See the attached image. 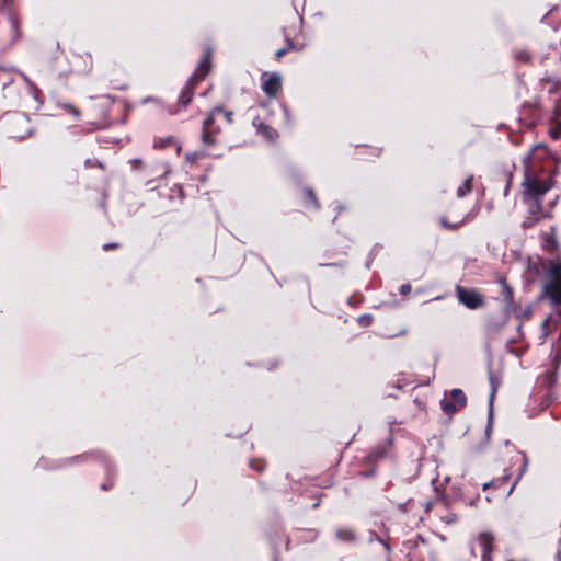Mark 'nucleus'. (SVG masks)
<instances>
[{
  "label": "nucleus",
  "instance_id": "f257e3e1",
  "mask_svg": "<svg viewBox=\"0 0 561 561\" xmlns=\"http://www.w3.org/2000/svg\"><path fill=\"white\" fill-rule=\"evenodd\" d=\"M542 270L547 277L543 284V294L553 304H561V262L558 259L542 263Z\"/></svg>",
  "mask_w": 561,
  "mask_h": 561
},
{
  "label": "nucleus",
  "instance_id": "f03ea898",
  "mask_svg": "<svg viewBox=\"0 0 561 561\" xmlns=\"http://www.w3.org/2000/svg\"><path fill=\"white\" fill-rule=\"evenodd\" d=\"M210 69V54L207 53L206 56L201 60L197 69L192 75V77L187 80L185 87L183 88L180 98L179 103L183 106H186L191 103L193 99V91L195 83L206 77Z\"/></svg>",
  "mask_w": 561,
  "mask_h": 561
},
{
  "label": "nucleus",
  "instance_id": "7ed1b4c3",
  "mask_svg": "<svg viewBox=\"0 0 561 561\" xmlns=\"http://www.w3.org/2000/svg\"><path fill=\"white\" fill-rule=\"evenodd\" d=\"M219 114L225 116L228 124L232 123V112L224 111L221 107L214 108L203 124L202 141L206 146H213L216 144V136L219 131V128L214 127V124L216 116Z\"/></svg>",
  "mask_w": 561,
  "mask_h": 561
},
{
  "label": "nucleus",
  "instance_id": "20e7f679",
  "mask_svg": "<svg viewBox=\"0 0 561 561\" xmlns=\"http://www.w3.org/2000/svg\"><path fill=\"white\" fill-rule=\"evenodd\" d=\"M458 300L469 309H477L483 306L484 299L482 295L472 289H466L461 286L456 288Z\"/></svg>",
  "mask_w": 561,
  "mask_h": 561
},
{
  "label": "nucleus",
  "instance_id": "39448f33",
  "mask_svg": "<svg viewBox=\"0 0 561 561\" xmlns=\"http://www.w3.org/2000/svg\"><path fill=\"white\" fill-rule=\"evenodd\" d=\"M262 90L268 98H276L282 88V77L277 72L262 75Z\"/></svg>",
  "mask_w": 561,
  "mask_h": 561
},
{
  "label": "nucleus",
  "instance_id": "423d86ee",
  "mask_svg": "<svg viewBox=\"0 0 561 561\" xmlns=\"http://www.w3.org/2000/svg\"><path fill=\"white\" fill-rule=\"evenodd\" d=\"M526 193L531 199H538L543 196L550 188V185L536 178H527L525 181Z\"/></svg>",
  "mask_w": 561,
  "mask_h": 561
},
{
  "label": "nucleus",
  "instance_id": "0eeeda50",
  "mask_svg": "<svg viewBox=\"0 0 561 561\" xmlns=\"http://www.w3.org/2000/svg\"><path fill=\"white\" fill-rule=\"evenodd\" d=\"M548 154L547 148L543 145H536L533 150L524 157V164L526 173H530L535 168L537 160L543 159Z\"/></svg>",
  "mask_w": 561,
  "mask_h": 561
},
{
  "label": "nucleus",
  "instance_id": "6e6552de",
  "mask_svg": "<svg viewBox=\"0 0 561 561\" xmlns=\"http://www.w3.org/2000/svg\"><path fill=\"white\" fill-rule=\"evenodd\" d=\"M478 542L482 549V561H491L494 548V537L490 533H482L478 537Z\"/></svg>",
  "mask_w": 561,
  "mask_h": 561
},
{
  "label": "nucleus",
  "instance_id": "1a4fd4ad",
  "mask_svg": "<svg viewBox=\"0 0 561 561\" xmlns=\"http://www.w3.org/2000/svg\"><path fill=\"white\" fill-rule=\"evenodd\" d=\"M13 68L0 66V85L2 89H5L13 82Z\"/></svg>",
  "mask_w": 561,
  "mask_h": 561
},
{
  "label": "nucleus",
  "instance_id": "9d476101",
  "mask_svg": "<svg viewBox=\"0 0 561 561\" xmlns=\"http://www.w3.org/2000/svg\"><path fill=\"white\" fill-rule=\"evenodd\" d=\"M554 329H556V323L552 320V318L551 317L546 318L543 320V322L541 323V328H540L539 339L541 340V342H543Z\"/></svg>",
  "mask_w": 561,
  "mask_h": 561
},
{
  "label": "nucleus",
  "instance_id": "9b49d317",
  "mask_svg": "<svg viewBox=\"0 0 561 561\" xmlns=\"http://www.w3.org/2000/svg\"><path fill=\"white\" fill-rule=\"evenodd\" d=\"M336 538L343 542H353L356 540V535L351 528H339Z\"/></svg>",
  "mask_w": 561,
  "mask_h": 561
},
{
  "label": "nucleus",
  "instance_id": "f8f14e48",
  "mask_svg": "<svg viewBox=\"0 0 561 561\" xmlns=\"http://www.w3.org/2000/svg\"><path fill=\"white\" fill-rule=\"evenodd\" d=\"M472 181L473 176H468L465 182L458 187L457 190V196L459 198L465 197L467 194H469L472 191Z\"/></svg>",
  "mask_w": 561,
  "mask_h": 561
},
{
  "label": "nucleus",
  "instance_id": "ddd939ff",
  "mask_svg": "<svg viewBox=\"0 0 561 561\" xmlns=\"http://www.w3.org/2000/svg\"><path fill=\"white\" fill-rule=\"evenodd\" d=\"M450 399L458 404V407H465L467 399L462 390L460 389H454L450 393Z\"/></svg>",
  "mask_w": 561,
  "mask_h": 561
},
{
  "label": "nucleus",
  "instance_id": "4468645a",
  "mask_svg": "<svg viewBox=\"0 0 561 561\" xmlns=\"http://www.w3.org/2000/svg\"><path fill=\"white\" fill-rule=\"evenodd\" d=\"M440 405H442V409L444 410V412H446L447 414H453L458 409L461 408V407H458V404H456L451 399L450 400H448V399L442 400Z\"/></svg>",
  "mask_w": 561,
  "mask_h": 561
},
{
  "label": "nucleus",
  "instance_id": "2eb2a0df",
  "mask_svg": "<svg viewBox=\"0 0 561 561\" xmlns=\"http://www.w3.org/2000/svg\"><path fill=\"white\" fill-rule=\"evenodd\" d=\"M260 131L270 141H274L278 137L277 131L270 126H262Z\"/></svg>",
  "mask_w": 561,
  "mask_h": 561
},
{
  "label": "nucleus",
  "instance_id": "dca6fc26",
  "mask_svg": "<svg viewBox=\"0 0 561 561\" xmlns=\"http://www.w3.org/2000/svg\"><path fill=\"white\" fill-rule=\"evenodd\" d=\"M520 460H522V467L519 469V473H518L517 480L515 482H517L522 478V476L526 472V470L528 468V458L526 457L525 454L520 455ZM515 485H516V483H514L512 485V488L508 491V494H511L513 492Z\"/></svg>",
  "mask_w": 561,
  "mask_h": 561
},
{
  "label": "nucleus",
  "instance_id": "f3484780",
  "mask_svg": "<svg viewBox=\"0 0 561 561\" xmlns=\"http://www.w3.org/2000/svg\"><path fill=\"white\" fill-rule=\"evenodd\" d=\"M501 285L504 299L511 302L513 300V289L510 287L505 279L501 280Z\"/></svg>",
  "mask_w": 561,
  "mask_h": 561
},
{
  "label": "nucleus",
  "instance_id": "a211bd4d",
  "mask_svg": "<svg viewBox=\"0 0 561 561\" xmlns=\"http://www.w3.org/2000/svg\"><path fill=\"white\" fill-rule=\"evenodd\" d=\"M549 135L553 139L561 138V122H557L553 126L549 128Z\"/></svg>",
  "mask_w": 561,
  "mask_h": 561
},
{
  "label": "nucleus",
  "instance_id": "6ab92c4d",
  "mask_svg": "<svg viewBox=\"0 0 561 561\" xmlns=\"http://www.w3.org/2000/svg\"><path fill=\"white\" fill-rule=\"evenodd\" d=\"M9 23H10L12 32L14 33V36L19 37V26H20L19 19L13 15H10Z\"/></svg>",
  "mask_w": 561,
  "mask_h": 561
},
{
  "label": "nucleus",
  "instance_id": "aec40b11",
  "mask_svg": "<svg viewBox=\"0 0 561 561\" xmlns=\"http://www.w3.org/2000/svg\"><path fill=\"white\" fill-rule=\"evenodd\" d=\"M440 518L443 522L450 525L457 522L458 516L455 513H447L445 516H442Z\"/></svg>",
  "mask_w": 561,
  "mask_h": 561
},
{
  "label": "nucleus",
  "instance_id": "412c9836",
  "mask_svg": "<svg viewBox=\"0 0 561 561\" xmlns=\"http://www.w3.org/2000/svg\"><path fill=\"white\" fill-rule=\"evenodd\" d=\"M373 540H377L379 543H381L387 553L390 552V546L381 537L377 536L376 534H371L370 541Z\"/></svg>",
  "mask_w": 561,
  "mask_h": 561
},
{
  "label": "nucleus",
  "instance_id": "4be33fe9",
  "mask_svg": "<svg viewBox=\"0 0 561 561\" xmlns=\"http://www.w3.org/2000/svg\"><path fill=\"white\" fill-rule=\"evenodd\" d=\"M22 80L25 82L28 89H35V83L23 72H19Z\"/></svg>",
  "mask_w": 561,
  "mask_h": 561
},
{
  "label": "nucleus",
  "instance_id": "5701e85b",
  "mask_svg": "<svg viewBox=\"0 0 561 561\" xmlns=\"http://www.w3.org/2000/svg\"><path fill=\"white\" fill-rule=\"evenodd\" d=\"M307 199H308V203L312 204L316 208H318L317 198L311 190L307 191Z\"/></svg>",
  "mask_w": 561,
  "mask_h": 561
},
{
  "label": "nucleus",
  "instance_id": "b1692460",
  "mask_svg": "<svg viewBox=\"0 0 561 561\" xmlns=\"http://www.w3.org/2000/svg\"><path fill=\"white\" fill-rule=\"evenodd\" d=\"M540 202L537 199H533V203L531 205L529 206V210L530 213L534 215V214H537L539 210H540Z\"/></svg>",
  "mask_w": 561,
  "mask_h": 561
},
{
  "label": "nucleus",
  "instance_id": "393cba45",
  "mask_svg": "<svg viewBox=\"0 0 561 561\" xmlns=\"http://www.w3.org/2000/svg\"><path fill=\"white\" fill-rule=\"evenodd\" d=\"M291 48H294V45L289 44L288 47L278 49L275 54L276 59H280L288 51V49H291Z\"/></svg>",
  "mask_w": 561,
  "mask_h": 561
},
{
  "label": "nucleus",
  "instance_id": "a878e982",
  "mask_svg": "<svg viewBox=\"0 0 561 561\" xmlns=\"http://www.w3.org/2000/svg\"><path fill=\"white\" fill-rule=\"evenodd\" d=\"M65 108L68 113L72 114L76 117H79V115H80L79 111L71 104H66Z\"/></svg>",
  "mask_w": 561,
  "mask_h": 561
},
{
  "label": "nucleus",
  "instance_id": "bb28decb",
  "mask_svg": "<svg viewBox=\"0 0 561 561\" xmlns=\"http://www.w3.org/2000/svg\"><path fill=\"white\" fill-rule=\"evenodd\" d=\"M501 484H502V480L486 482V483L483 484V490H486L490 486L500 488Z\"/></svg>",
  "mask_w": 561,
  "mask_h": 561
},
{
  "label": "nucleus",
  "instance_id": "cd10ccee",
  "mask_svg": "<svg viewBox=\"0 0 561 561\" xmlns=\"http://www.w3.org/2000/svg\"><path fill=\"white\" fill-rule=\"evenodd\" d=\"M399 291L403 296L408 295L411 291V285L410 284L401 285Z\"/></svg>",
  "mask_w": 561,
  "mask_h": 561
},
{
  "label": "nucleus",
  "instance_id": "c85d7f7f",
  "mask_svg": "<svg viewBox=\"0 0 561 561\" xmlns=\"http://www.w3.org/2000/svg\"><path fill=\"white\" fill-rule=\"evenodd\" d=\"M516 58L520 61H527L529 59V55L527 51H520L516 55Z\"/></svg>",
  "mask_w": 561,
  "mask_h": 561
},
{
  "label": "nucleus",
  "instance_id": "c756f323",
  "mask_svg": "<svg viewBox=\"0 0 561 561\" xmlns=\"http://www.w3.org/2000/svg\"><path fill=\"white\" fill-rule=\"evenodd\" d=\"M28 91L35 100L39 99L41 90L36 85H35V89H28Z\"/></svg>",
  "mask_w": 561,
  "mask_h": 561
},
{
  "label": "nucleus",
  "instance_id": "7c9ffc66",
  "mask_svg": "<svg viewBox=\"0 0 561 561\" xmlns=\"http://www.w3.org/2000/svg\"><path fill=\"white\" fill-rule=\"evenodd\" d=\"M119 247L118 243H106L103 245V250L108 251L113 249H117Z\"/></svg>",
  "mask_w": 561,
  "mask_h": 561
},
{
  "label": "nucleus",
  "instance_id": "2f4dec72",
  "mask_svg": "<svg viewBox=\"0 0 561 561\" xmlns=\"http://www.w3.org/2000/svg\"><path fill=\"white\" fill-rule=\"evenodd\" d=\"M359 321H360L362 323L369 324V323H370V321H371V318H370L369 316H368V317L363 316V317H360Z\"/></svg>",
  "mask_w": 561,
  "mask_h": 561
},
{
  "label": "nucleus",
  "instance_id": "473e14b6",
  "mask_svg": "<svg viewBox=\"0 0 561 561\" xmlns=\"http://www.w3.org/2000/svg\"><path fill=\"white\" fill-rule=\"evenodd\" d=\"M131 163L134 164L135 168H137L138 165H140L142 163V161L140 159H135L131 161Z\"/></svg>",
  "mask_w": 561,
  "mask_h": 561
},
{
  "label": "nucleus",
  "instance_id": "72a5a7b5",
  "mask_svg": "<svg viewBox=\"0 0 561 561\" xmlns=\"http://www.w3.org/2000/svg\"><path fill=\"white\" fill-rule=\"evenodd\" d=\"M442 225L448 228H455L456 226L448 225L444 219L442 220Z\"/></svg>",
  "mask_w": 561,
  "mask_h": 561
},
{
  "label": "nucleus",
  "instance_id": "f704fd0d",
  "mask_svg": "<svg viewBox=\"0 0 561 561\" xmlns=\"http://www.w3.org/2000/svg\"><path fill=\"white\" fill-rule=\"evenodd\" d=\"M553 85L561 89V81L553 83Z\"/></svg>",
  "mask_w": 561,
  "mask_h": 561
},
{
  "label": "nucleus",
  "instance_id": "c9c22d12",
  "mask_svg": "<svg viewBox=\"0 0 561 561\" xmlns=\"http://www.w3.org/2000/svg\"><path fill=\"white\" fill-rule=\"evenodd\" d=\"M252 467H253L255 470H257V471H261V470H262V468H261V467H254L253 465H252Z\"/></svg>",
  "mask_w": 561,
  "mask_h": 561
},
{
  "label": "nucleus",
  "instance_id": "e433bc0d",
  "mask_svg": "<svg viewBox=\"0 0 561 561\" xmlns=\"http://www.w3.org/2000/svg\"><path fill=\"white\" fill-rule=\"evenodd\" d=\"M508 187H510V185L507 184L505 187V195L507 194Z\"/></svg>",
  "mask_w": 561,
  "mask_h": 561
},
{
  "label": "nucleus",
  "instance_id": "4c0bfd02",
  "mask_svg": "<svg viewBox=\"0 0 561 561\" xmlns=\"http://www.w3.org/2000/svg\"><path fill=\"white\" fill-rule=\"evenodd\" d=\"M493 398H494V392L491 394V399H490L491 402H492Z\"/></svg>",
  "mask_w": 561,
  "mask_h": 561
},
{
  "label": "nucleus",
  "instance_id": "58836bf2",
  "mask_svg": "<svg viewBox=\"0 0 561 561\" xmlns=\"http://www.w3.org/2000/svg\"><path fill=\"white\" fill-rule=\"evenodd\" d=\"M510 561H513V560H510Z\"/></svg>",
  "mask_w": 561,
  "mask_h": 561
}]
</instances>
